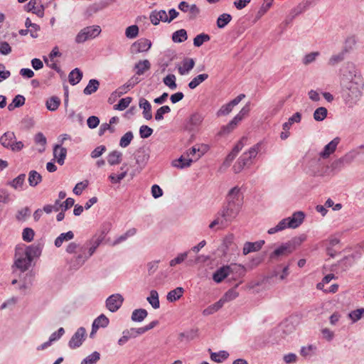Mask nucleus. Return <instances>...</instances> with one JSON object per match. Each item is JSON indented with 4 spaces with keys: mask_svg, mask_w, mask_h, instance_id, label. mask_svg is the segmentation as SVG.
Segmentation results:
<instances>
[{
    "mask_svg": "<svg viewBox=\"0 0 364 364\" xmlns=\"http://www.w3.org/2000/svg\"><path fill=\"white\" fill-rule=\"evenodd\" d=\"M242 203L243 198L240 188L238 186L231 188L227 195L226 203L215 214V219L210 223L209 228L213 229L217 226V230L227 228L239 215Z\"/></svg>",
    "mask_w": 364,
    "mask_h": 364,
    "instance_id": "obj_1",
    "label": "nucleus"
},
{
    "mask_svg": "<svg viewBox=\"0 0 364 364\" xmlns=\"http://www.w3.org/2000/svg\"><path fill=\"white\" fill-rule=\"evenodd\" d=\"M344 76L349 81L343 85V99L346 106L353 107L357 105L362 97L363 80L353 65L348 67V74Z\"/></svg>",
    "mask_w": 364,
    "mask_h": 364,
    "instance_id": "obj_2",
    "label": "nucleus"
},
{
    "mask_svg": "<svg viewBox=\"0 0 364 364\" xmlns=\"http://www.w3.org/2000/svg\"><path fill=\"white\" fill-rule=\"evenodd\" d=\"M107 232L104 230L100 235H94L87 240L82 246L81 252L76 256H73L70 260V267L74 269H78L95 253L97 247L105 240Z\"/></svg>",
    "mask_w": 364,
    "mask_h": 364,
    "instance_id": "obj_3",
    "label": "nucleus"
},
{
    "mask_svg": "<svg viewBox=\"0 0 364 364\" xmlns=\"http://www.w3.org/2000/svg\"><path fill=\"white\" fill-rule=\"evenodd\" d=\"M42 247L40 245H31L26 248L16 247L15 254V266L22 272H26L31 264L34 257L41 255Z\"/></svg>",
    "mask_w": 364,
    "mask_h": 364,
    "instance_id": "obj_4",
    "label": "nucleus"
},
{
    "mask_svg": "<svg viewBox=\"0 0 364 364\" xmlns=\"http://www.w3.org/2000/svg\"><path fill=\"white\" fill-rule=\"evenodd\" d=\"M261 147L262 142H258L250 148L247 151L244 152L233 166L235 173H240L245 167H250L252 164V160L260 151Z\"/></svg>",
    "mask_w": 364,
    "mask_h": 364,
    "instance_id": "obj_5",
    "label": "nucleus"
},
{
    "mask_svg": "<svg viewBox=\"0 0 364 364\" xmlns=\"http://www.w3.org/2000/svg\"><path fill=\"white\" fill-rule=\"evenodd\" d=\"M305 215L302 211L294 213L291 217L282 219L275 227L268 230L267 232L270 235L282 231L287 228H296L304 221Z\"/></svg>",
    "mask_w": 364,
    "mask_h": 364,
    "instance_id": "obj_6",
    "label": "nucleus"
},
{
    "mask_svg": "<svg viewBox=\"0 0 364 364\" xmlns=\"http://www.w3.org/2000/svg\"><path fill=\"white\" fill-rule=\"evenodd\" d=\"M240 270L242 271V273H240V274H245V267L242 265L230 264V265H225L220 268H218L213 274V279L216 283L222 282L224 279H225L228 275L234 272H239Z\"/></svg>",
    "mask_w": 364,
    "mask_h": 364,
    "instance_id": "obj_7",
    "label": "nucleus"
},
{
    "mask_svg": "<svg viewBox=\"0 0 364 364\" xmlns=\"http://www.w3.org/2000/svg\"><path fill=\"white\" fill-rule=\"evenodd\" d=\"M16 135L13 132H6L0 137V144L6 149L12 151H21L24 145L21 141L16 140Z\"/></svg>",
    "mask_w": 364,
    "mask_h": 364,
    "instance_id": "obj_8",
    "label": "nucleus"
},
{
    "mask_svg": "<svg viewBox=\"0 0 364 364\" xmlns=\"http://www.w3.org/2000/svg\"><path fill=\"white\" fill-rule=\"evenodd\" d=\"M100 26H90L81 29L76 35L75 41L76 43H83L86 41L93 39L101 33Z\"/></svg>",
    "mask_w": 364,
    "mask_h": 364,
    "instance_id": "obj_9",
    "label": "nucleus"
},
{
    "mask_svg": "<svg viewBox=\"0 0 364 364\" xmlns=\"http://www.w3.org/2000/svg\"><path fill=\"white\" fill-rule=\"evenodd\" d=\"M190 251H186L183 252L178 253L177 256L171 259L169 262L170 267H175L177 264H181L183 262L186 261L188 266H193L199 262V257L196 256L194 258L189 257Z\"/></svg>",
    "mask_w": 364,
    "mask_h": 364,
    "instance_id": "obj_10",
    "label": "nucleus"
},
{
    "mask_svg": "<svg viewBox=\"0 0 364 364\" xmlns=\"http://www.w3.org/2000/svg\"><path fill=\"white\" fill-rule=\"evenodd\" d=\"M124 302V297L120 294H114L107 298L105 305L107 309L114 313L117 311Z\"/></svg>",
    "mask_w": 364,
    "mask_h": 364,
    "instance_id": "obj_11",
    "label": "nucleus"
},
{
    "mask_svg": "<svg viewBox=\"0 0 364 364\" xmlns=\"http://www.w3.org/2000/svg\"><path fill=\"white\" fill-rule=\"evenodd\" d=\"M85 328L84 327H80L69 341L68 346L71 349H75L80 347L85 338Z\"/></svg>",
    "mask_w": 364,
    "mask_h": 364,
    "instance_id": "obj_12",
    "label": "nucleus"
},
{
    "mask_svg": "<svg viewBox=\"0 0 364 364\" xmlns=\"http://www.w3.org/2000/svg\"><path fill=\"white\" fill-rule=\"evenodd\" d=\"M202 156V154H198L196 157L188 158L185 154L178 159L172 161V166L178 168H184L191 166L193 161H196Z\"/></svg>",
    "mask_w": 364,
    "mask_h": 364,
    "instance_id": "obj_13",
    "label": "nucleus"
},
{
    "mask_svg": "<svg viewBox=\"0 0 364 364\" xmlns=\"http://www.w3.org/2000/svg\"><path fill=\"white\" fill-rule=\"evenodd\" d=\"M178 9L183 12H188V18L193 20L197 18L200 11L196 4L190 5L186 1H181L178 4Z\"/></svg>",
    "mask_w": 364,
    "mask_h": 364,
    "instance_id": "obj_14",
    "label": "nucleus"
},
{
    "mask_svg": "<svg viewBox=\"0 0 364 364\" xmlns=\"http://www.w3.org/2000/svg\"><path fill=\"white\" fill-rule=\"evenodd\" d=\"M27 11H31L39 17L44 15V6L41 0H31L26 6Z\"/></svg>",
    "mask_w": 364,
    "mask_h": 364,
    "instance_id": "obj_15",
    "label": "nucleus"
},
{
    "mask_svg": "<svg viewBox=\"0 0 364 364\" xmlns=\"http://www.w3.org/2000/svg\"><path fill=\"white\" fill-rule=\"evenodd\" d=\"M151 46V42L146 38H141L134 43L132 46L133 52L142 53L148 51Z\"/></svg>",
    "mask_w": 364,
    "mask_h": 364,
    "instance_id": "obj_16",
    "label": "nucleus"
},
{
    "mask_svg": "<svg viewBox=\"0 0 364 364\" xmlns=\"http://www.w3.org/2000/svg\"><path fill=\"white\" fill-rule=\"evenodd\" d=\"M293 251L291 250L290 245L287 243L282 244L279 247L275 249L269 255L270 259H275L281 256H287L291 254Z\"/></svg>",
    "mask_w": 364,
    "mask_h": 364,
    "instance_id": "obj_17",
    "label": "nucleus"
},
{
    "mask_svg": "<svg viewBox=\"0 0 364 364\" xmlns=\"http://www.w3.org/2000/svg\"><path fill=\"white\" fill-rule=\"evenodd\" d=\"M35 274L32 271L26 272L23 276L20 277L21 284L19 286V289L23 291L30 289L33 284Z\"/></svg>",
    "mask_w": 364,
    "mask_h": 364,
    "instance_id": "obj_18",
    "label": "nucleus"
},
{
    "mask_svg": "<svg viewBox=\"0 0 364 364\" xmlns=\"http://www.w3.org/2000/svg\"><path fill=\"white\" fill-rule=\"evenodd\" d=\"M339 141L340 139L338 137L331 141L328 144H326L324 146L323 151L320 152V157L323 159L328 158L331 154H333L335 151Z\"/></svg>",
    "mask_w": 364,
    "mask_h": 364,
    "instance_id": "obj_19",
    "label": "nucleus"
},
{
    "mask_svg": "<svg viewBox=\"0 0 364 364\" xmlns=\"http://www.w3.org/2000/svg\"><path fill=\"white\" fill-rule=\"evenodd\" d=\"M53 156L60 165H63L67 156V149L61 144H56L53 148Z\"/></svg>",
    "mask_w": 364,
    "mask_h": 364,
    "instance_id": "obj_20",
    "label": "nucleus"
},
{
    "mask_svg": "<svg viewBox=\"0 0 364 364\" xmlns=\"http://www.w3.org/2000/svg\"><path fill=\"white\" fill-rule=\"evenodd\" d=\"M182 66L178 68V73L181 75H187L195 66V60L193 58H185L182 60Z\"/></svg>",
    "mask_w": 364,
    "mask_h": 364,
    "instance_id": "obj_21",
    "label": "nucleus"
},
{
    "mask_svg": "<svg viewBox=\"0 0 364 364\" xmlns=\"http://www.w3.org/2000/svg\"><path fill=\"white\" fill-rule=\"evenodd\" d=\"M204 117L199 112H195L190 117L188 122V129L190 130H194L200 127L203 122Z\"/></svg>",
    "mask_w": 364,
    "mask_h": 364,
    "instance_id": "obj_22",
    "label": "nucleus"
},
{
    "mask_svg": "<svg viewBox=\"0 0 364 364\" xmlns=\"http://www.w3.org/2000/svg\"><path fill=\"white\" fill-rule=\"evenodd\" d=\"M139 106L141 109H143V117L147 119L150 120L152 119L151 114V105L150 102L146 100L145 98H141L139 100Z\"/></svg>",
    "mask_w": 364,
    "mask_h": 364,
    "instance_id": "obj_23",
    "label": "nucleus"
},
{
    "mask_svg": "<svg viewBox=\"0 0 364 364\" xmlns=\"http://www.w3.org/2000/svg\"><path fill=\"white\" fill-rule=\"evenodd\" d=\"M264 241L260 240L255 242H246L243 247V254L245 255L259 250L262 245H264Z\"/></svg>",
    "mask_w": 364,
    "mask_h": 364,
    "instance_id": "obj_24",
    "label": "nucleus"
},
{
    "mask_svg": "<svg viewBox=\"0 0 364 364\" xmlns=\"http://www.w3.org/2000/svg\"><path fill=\"white\" fill-rule=\"evenodd\" d=\"M82 72L77 68L73 69L68 75V80L70 85L78 84L82 78Z\"/></svg>",
    "mask_w": 364,
    "mask_h": 364,
    "instance_id": "obj_25",
    "label": "nucleus"
},
{
    "mask_svg": "<svg viewBox=\"0 0 364 364\" xmlns=\"http://www.w3.org/2000/svg\"><path fill=\"white\" fill-rule=\"evenodd\" d=\"M74 238V233L72 231L61 233L55 240L54 244L56 247H60L64 242L71 240Z\"/></svg>",
    "mask_w": 364,
    "mask_h": 364,
    "instance_id": "obj_26",
    "label": "nucleus"
},
{
    "mask_svg": "<svg viewBox=\"0 0 364 364\" xmlns=\"http://www.w3.org/2000/svg\"><path fill=\"white\" fill-rule=\"evenodd\" d=\"M28 183L31 187L36 186L42 181L41 175L35 170H31L28 173Z\"/></svg>",
    "mask_w": 364,
    "mask_h": 364,
    "instance_id": "obj_27",
    "label": "nucleus"
},
{
    "mask_svg": "<svg viewBox=\"0 0 364 364\" xmlns=\"http://www.w3.org/2000/svg\"><path fill=\"white\" fill-rule=\"evenodd\" d=\"M183 288L176 287L175 289L171 290L168 293L166 299L170 302H174L183 296Z\"/></svg>",
    "mask_w": 364,
    "mask_h": 364,
    "instance_id": "obj_28",
    "label": "nucleus"
},
{
    "mask_svg": "<svg viewBox=\"0 0 364 364\" xmlns=\"http://www.w3.org/2000/svg\"><path fill=\"white\" fill-rule=\"evenodd\" d=\"M209 75L206 73L198 75L193 77L188 83V87L191 90L196 88L199 85L208 78Z\"/></svg>",
    "mask_w": 364,
    "mask_h": 364,
    "instance_id": "obj_29",
    "label": "nucleus"
},
{
    "mask_svg": "<svg viewBox=\"0 0 364 364\" xmlns=\"http://www.w3.org/2000/svg\"><path fill=\"white\" fill-rule=\"evenodd\" d=\"M100 86V82L96 79H91L83 90V93L90 95L95 92Z\"/></svg>",
    "mask_w": 364,
    "mask_h": 364,
    "instance_id": "obj_30",
    "label": "nucleus"
},
{
    "mask_svg": "<svg viewBox=\"0 0 364 364\" xmlns=\"http://www.w3.org/2000/svg\"><path fill=\"white\" fill-rule=\"evenodd\" d=\"M301 120V114L300 112L294 113L291 117L289 118L288 121L282 124L283 130H289L291 127L294 123H299Z\"/></svg>",
    "mask_w": 364,
    "mask_h": 364,
    "instance_id": "obj_31",
    "label": "nucleus"
},
{
    "mask_svg": "<svg viewBox=\"0 0 364 364\" xmlns=\"http://www.w3.org/2000/svg\"><path fill=\"white\" fill-rule=\"evenodd\" d=\"M147 311L144 309H138L133 311L131 318L135 322H141L147 316Z\"/></svg>",
    "mask_w": 364,
    "mask_h": 364,
    "instance_id": "obj_32",
    "label": "nucleus"
},
{
    "mask_svg": "<svg viewBox=\"0 0 364 364\" xmlns=\"http://www.w3.org/2000/svg\"><path fill=\"white\" fill-rule=\"evenodd\" d=\"M345 166H346L342 161V159L339 158L333 161L328 168L331 173L335 174L341 171Z\"/></svg>",
    "mask_w": 364,
    "mask_h": 364,
    "instance_id": "obj_33",
    "label": "nucleus"
},
{
    "mask_svg": "<svg viewBox=\"0 0 364 364\" xmlns=\"http://www.w3.org/2000/svg\"><path fill=\"white\" fill-rule=\"evenodd\" d=\"M122 158V154L119 151H113L110 152L107 156V161L111 165L119 164Z\"/></svg>",
    "mask_w": 364,
    "mask_h": 364,
    "instance_id": "obj_34",
    "label": "nucleus"
},
{
    "mask_svg": "<svg viewBox=\"0 0 364 364\" xmlns=\"http://www.w3.org/2000/svg\"><path fill=\"white\" fill-rule=\"evenodd\" d=\"M198 336V329H191L185 332H181L178 335V339L181 341H191Z\"/></svg>",
    "mask_w": 364,
    "mask_h": 364,
    "instance_id": "obj_35",
    "label": "nucleus"
},
{
    "mask_svg": "<svg viewBox=\"0 0 364 364\" xmlns=\"http://www.w3.org/2000/svg\"><path fill=\"white\" fill-rule=\"evenodd\" d=\"M151 64L148 60H140L135 65V69L136 70V74L141 75L146 70H149Z\"/></svg>",
    "mask_w": 364,
    "mask_h": 364,
    "instance_id": "obj_36",
    "label": "nucleus"
},
{
    "mask_svg": "<svg viewBox=\"0 0 364 364\" xmlns=\"http://www.w3.org/2000/svg\"><path fill=\"white\" fill-rule=\"evenodd\" d=\"M359 154L360 152L358 151V149H353L348 151L341 158L342 159V161H343L345 166H348L355 160V159L359 155Z\"/></svg>",
    "mask_w": 364,
    "mask_h": 364,
    "instance_id": "obj_37",
    "label": "nucleus"
},
{
    "mask_svg": "<svg viewBox=\"0 0 364 364\" xmlns=\"http://www.w3.org/2000/svg\"><path fill=\"white\" fill-rule=\"evenodd\" d=\"M188 38L187 32L185 29H180L172 34V41L175 43H182Z\"/></svg>",
    "mask_w": 364,
    "mask_h": 364,
    "instance_id": "obj_38",
    "label": "nucleus"
},
{
    "mask_svg": "<svg viewBox=\"0 0 364 364\" xmlns=\"http://www.w3.org/2000/svg\"><path fill=\"white\" fill-rule=\"evenodd\" d=\"M232 20V16L229 14H223L217 19L216 24L219 28H225Z\"/></svg>",
    "mask_w": 364,
    "mask_h": 364,
    "instance_id": "obj_39",
    "label": "nucleus"
},
{
    "mask_svg": "<svg viewBox=\"0 0 364 364\" xmlns=\"http://www.w3.org/2000/svg\"><path fill=\"white\" fill-rule=\"evenodd\" d=\"M26 179V174L21 173L18 175L16 178L13 179L11 181L9 182V185L11 186L14 189L21 188L24 181Z\"/></svg>",
    "mask_w": 364,
    "mask_h": 364,
    "instance_id": "obj_40",
    "label": "nucleus"
},
{
    "mask_svg": "<svg viewBox=\"0 0 364 364\" xmlns=\"http://www.w3.org/2000/svg\"><path fill=\"white\" fill-rule=\"evenodd\" d=\"M146 299L154 309H156L159 308L160 303L159 299V294L156 290H151L150 291L149 296H148Z\"/></svg>",
    "mask_w": 364,
    "mask_h": 364,
    "instance_id": "obj_41",
    "label": "nucleus"
},
{
    "mask_svg": "<svg viewBox=\"0 0 364 364\" xmlns=\"http://www.w3.org/2000/svg\"><path fill=\"white\" fill-rule=\"evenodd\" d=\"M210 40V36L205 33L197 35L193 38V45L196 47H200L204 43L208 42Z\"/></svg>",
    "mask_w": 364,
    "mask_h": 364,
    "instance_id": "obj_42",
    "label": "nucleus"
},
{
    "mask_svg": "<svg viewBox=\"0 0 364 364\" xmlns=\"http://www.w3.org/2000/svg\"><path fill=\"white\" fill-rule=\"evenodd\" d=\"M327 114H328L327 109L323 107H320L316 109V110L314 111V119L317 122H321L326 118Z\"/></svg>",
    "mask_w": 364,
    "mask_h": 364,
    "instance_id": "obj_43",
    "label": "nucleus"
},
{
    "mask_svg": "<svg viewBox=\"0 0 364 364\" xmlns=\"http://www.w3.org/2000/svg\"><path fill=\"white\" fill-rule=\"evenodd\" d=\"M100 359V354L97 351H94L90 355L85 358L80 364H97Z\"/></svg>",
    "mask_w": 364,
    "mask_h": 364,
    "instance_id": "obj_44",
    "label": "nucleus"
},
{
    "mask_svg": "<svg viewBox=\"0 0 364 364\" xmlns=\"http://www.w3.org/2000/svg\"><path fill=\"white\" fill-rule=\"evenodd\" d=\"M229 356V353L225 350H220L218 353H211L210 358L216 363H222Z\"/></svg>",
    "mask_w": 364,
    "mask_h": 364,
    "instance_id": "obj_45",
    "label": "nucleus"
},
{
    "mask_svg": "<svg viewBox=\"0 0 364 364\" xmlns=\"http://www.w3.org/2000/svg\"><path fill=\"white\" fill-rule=\"evenodd\" d=\"M60 104L59 97L53 96L46 101V107L50 111H55Z\"/></svg>",
    "mask_w": 364,
    "mask_h": 364,
    "instance_id": "obj_46",
    "label": "nucleus"
},
{
    "mask_svg": "<svg viewBox=\"0 0 364 364\" xmlns=\"http://www.w3.org/2000/svg\"><path fill=\"white\" fill-rule=\"evenodd\" d=\"M346 52H347V50L344 49L341 53L336 54V55H333L328 60V64L330 65L333 66V65H336V64L342 62L345 58V54L346 53Z\"/></svg>",
    "mask_w": 364,
    "mask_h": 364,
    "instance_id": "obj_47",
    "label": "nucleus"
},
{
    "mask_svg": "<svg viewBox=\"0 0 364 364\" xmlns=\"http://www.w3.org/2000/svg\"><path fill=\"white\" fill-rule=\"evenodd\" d=\"M82 245L77 244L75 242H72L68 244L66 247V252L68 254H75L74 256L77 255L81 252Z\"/></svg>",
    "mask_w": 364,
    "mask_h": 364,
    "instance_id": "obj_48",
    "label": "nucleus"
},
{
    "mask_svg": "<svg viewBox=\"0 0 364 364\" xmlns=\"http://www.w3.org/2000/svg\"><path fill=\"white\" fill-rule=\"evenodd\" d=\"M176 76L173 74L167 75L164 79V83L171 90H175L177 87L176 83Z\"/></svg>",
    "mask_w": 364,
    "mask_h": 364,
    "instance_id": "obj_49",
    "label": "nucleus"
},
{
    "mask_svg": "<svg viewBox=\"0 0 364 364\" xmlns=\"http://www.w3.org/2000/svg\"><path fill=\"white\" fill-rule=\"evenodd\" d=\"M133 134L132 132H127L121 138L119 141L120 146L125 148L129 145L132 140L133 139Z\"/></svg>",
    "mask_w": 364,
    "mask_h": 364,
    "instance_id": "obj_50",
    "label": "nucleus"
},
{
    "mask_svg": "<svg viewBox=\"0 0 364 364\" xmlns=\"http://www.w3.org/2000/svg\"><path fill=\"white\" fill-rule=\"evenodd\" d=\"M139 33V28L136 25L128 26L125 31L126 37L130 39L135 38Z\"/></svg>",
    "mask_w": 364,
    "mask_h": 364,
    "instance_id": "obj_51",
    "label": "nucleus"
},
{
    "mask_svg": "<svg viewBox=\"0 0 364 364\" xmlns=\"http://www.w3.org/2000/svg\"><path fill=\"white\" fill-rule=\"evenodd\" d=\"M171 112V108L168 105H164L159 108L155 114V119L161 121L164 119V114Z\"/></svg>",
    "mask_w": 364,
    "mask_h": 364,
    "instance_id": "obj_52",
    "label": "nucleus"
},
{
    "mask_svg": "<svg viewBox=\"0 0 364 364\" xmlns=\"http://www.w3.org/2000/svg\"><path fill=\"white\" fill-rule=\"evenodd\" d=\"M306 239L304 235H301L299 237H295L292 240L287 242V243L290 245L291 251L296 250V247L299 246Z\"/></svg>",
    "mask_w": 364,
    "mask_h": 364,
    "instance_id": "obj_53",
    "label": "nucleus"
},
{
    "mask_svg": "<svg viewBox=\"0 0 364 364\" xmlns=\"http://www.w3.org/2000/svg\"><path fill=\"white\" fill-rule=\"evenodd\" d=\"M132 102V97H127L125 98L121 99L118 104L114 105V109L118 110H124L126 108H127L129 105V104Z\"/></svg>",
    "mask_w": 364,
    "mask_h": 364,
    "instance_id": "obj_54",
    "label": "nucleus"
},
{
    "mask_svg": "<svg viewBox=\"0 0 364 364\" xmlns=\"http://www.w3.org/2000/svg\"><path fill=\"white\" fill-rule=\"evenodd\" d=\"M232 109L233 107L230 102H228L221 106V107L217 112L216 114L218 117L226 116L232 112Z\"/></svg>",
    "mask_w": 364,
    "mask_h": 364,
    "instance_id": "obj_55",
    "label": "nucleus"
},
{
    "mask_svg": "<svg viewBox=\"0 0 364 364\" xmlns=\"http://www.w3.org/2000/svg\"><path fill=\"white\" fill-rule=\"evenodd\" d=\"M320 55V53L318 51L316 52H311L309 54H306L304 55V57L302 59L303 64L307 65L313 62H314L316 59V58Z\"/></svg>",
    "mask_w": 364,
    "mask_h": 364,
    "instance_id": "obj_56",
    "label": "nucleus"
},
{
    "mask_svg": "<svg viewBox=\"0 0 364 364\" xmlns=\"http://www.w3.org/2000/svg\"><path fill=\"white\" fill-rule=\"evenodd\" d=\"M149 158V156L144 151H139L136 156V164L144 165L147 162Z\"/></svg>",
    "mask_w": 364,
    "mask_h": 364,
    "instance_id": "obj_57",
    "label": "nucleus"
},
{
    "mask_svg": "<svg viewBox=\"0 0 364 364\" xmlns=\"http://www.w3.org/2000/svg\"><path fill=\"white\" fill-rule=\"evenodd\" d=\"M93 322L97 323L100 328H105L109 325V321L105 314H100Z\"/></svg>",
    "mask_w": 364,
    "mask_h": 364,
    "instance_id": "obj_58",
    "label": "nucleus"
},
{
    "mask_svg": "<svg viewBox=\"0 0 364 364\" xmlns=\"http://www.w3.org/2000/svg\"><path fill=\"white\" fill-rule=\"evenodd\" d=\"M34 237V231L29 228H26L23 229L22 232L23 240L26 242H31L33 240Z\"/></svg>",
    "mask_w": 364,
    "mask_h": 364,
    "instance_id": "obj_59",
    "label": "nucleus"
},
{
    "mask_svg": "<svg viewBox=\"0 0 364 364\" xmlns=\"http://www.w3.org/2000/svg\"><path fill=\"white\" fill-rule=\"evenodd\" d=\"M153 133V129L146 125H142L139 128V134L141 138L146 139Z\"/></svg>",
    "mask_w": 364,
    "mask_h": 364,
    "instance_id": "obj_60",
    "label": "nucleus"
},
{
    "mask_svg": "<svg viewBox=\"0 0 364 364\" xmlns=\"http://www.w3.org/2000/svg\"><path fill=\"white\" fill-rule=\"evenodd\" d=\"M31 211L28 207L19 210L16 214V219L19 221H23L30 215Z\"/></svg>",
    "mask_w": 364,
    "mask_h": 364,
    "instance_id": "obj_61",
    "label": "nucleus"
},
{
    "mask_svg": "<svg viewBox=\"0 0 364 364\" xmlns=\"http://www.w3.org/2000/svg\"><path fill=\"white\" fill-rule=\"evenodd\" d=\"M127 174V171H124L120 174L116 175L114 173H112L109 176V179L112 183H118L125 178Z\"/></svg>",
    "mask_w": 364,
    "mask_h": 364,
    "instance_id": "obj_62",
    "label": "nucleus"
},
{
    "mask_svg": "<svg viewBox=\"0 0 364 364\" xmlns=\"http://www.w3.org/2000/svg\"><path fill=\"white\" fill-rule=\"evenodd\" d=\"M238 295L239 294L235 289H230L223 296L224 299L228 302L236 299Z\"/></svg>",
    "mask_w": 364,
    "mask_h": 364,
    "instance_id": "obj_63",
    "label": "nucleus"
},
{
    "mask_svg": "<svg viewBox=\"0 0 364 364\" xmlns=\"http://www.w3.org/2000/svg\"><path fill=\"white\" fill-rule=\"evenodd\" d=\"M363 313H364V309H358L352 311L349 314V317L351 318V320L353 322H356L357 321L360 319Z\"/></svg>",
    "mask_w": 364,
    "mask_h": 364,
    "instance_id": "obj_64",
    "label": "nucleus"
}]
</instances>
